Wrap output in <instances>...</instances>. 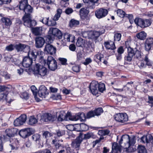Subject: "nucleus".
<instances>
[{"label": "nucleus", "instance_id": "nucleus-1", "mask_svg": "<svg viewBox=\"0 0 153 153\" xmlns=\"http://www.w3.org/2000/svg\"><path fill=\"white\" fill-rule=\"evenodd\" d=\"M19 9L23 10L25 13V14L22 18L24 25L29 27L35 26L36 22L34 20L31 19L30 15L32 12V8L30 5L27 4L26 1H23L20 2Z\"/></svg>", "mask_w": 153, "mask_h": 153}, {"label": "nucleus", "instance_id": "nucleus-2", "mask_svg": "<svg viewBox=\"0 0 153 153\" xmlns=\"http://www.w3.org/2000/svg\"><path fill=\"white\" fill-rule=\"evenodd\" d=\"M120 144L123 143L125 146L126 150L129 152L133 151L134 146V136L130 137L128 135H123L119 141Z\"/></svg>", "mask_w": 153, "mask_h": 153}, {"label": "nucleus", "instance_id": "nucleus-3", "mask_svg": "<svg viewBox=\"0 0 153 153\" xmlns=\"http://www.w3.org/2000/svg\"><path fill=\"white\" fill-rule=\"evenodd\" d=\"M41 53L40 51H37L35 50H33L28 53V57H25L24 58L22 62V65L25 68L29 67L32 63L33 59H35L38 55Z\"/></svg>", "mask_w": 153, "mask_h": 153}, {"label": "nucleus", "instance_id": "nucleus-4", "mask_svg": "<svg viewBox=\"0 0 153 153\" xmlns=\"http://www.w3.org/2000/svg\"><path fill=\"white\" fill-rule=\"evenodd\" d=\"M62 35L61 31L57 28H50L48 31L46 40L49 43H51L54 39V36H56L60 39L62 38Z\"/></svg>", "mask_w": 153, "mask_h": 153}, {"label": "nucleus", "instance_id": "nucleus-5", "mask_svg": "<svg viewBox=\"0 0 153 153\" xmlns=\"http://www.w3.org/2000/svg\"><path fill=\"white\" fill-rule=\"evenodd\" d=\"M34 71L35 75L42 78L46 76L48 74L47 68L39 64H36Z\"/></svg>", "mask_w": 153, "mask_h": 153}, {"label": "nucleus", "instance_id": "nucleus-6", "mask_svg": "<svg viewBox=\"0 0 153 153\" xmlns=\"http://www.w3.org/2000/svg\"><path fill=\"white\" fill-rule=\"evenodd\" d=\"M75 39V36L72 34L66 33L64 34V39L61 41V44L63 46L66 45L67 42H73Z\"/></svg>", "mask_w": 153, "mask_h": 153}, {"label": "nucleus", "instance_id": "nucleus-7", "mask_svg": "<svg viewBox=\"0 0 153 153\" xmlns=\"http://www.w3.org/2000/svg\"><path fill=\"white\" fill-rule=\"evenodd\" d=\"M56 118L55 115L52 114L51 113H46L41 116L40 120L42 122H53L54 121Z\"/></svg>", "mask_w": 153, "mask_h": 153}, {"label": "nucleus", "instance_id": "nucleus-8", "mask_svg": "<svg viewBox=\"0 0 153 153\" xmlns=\"http://www.w3.org/2000/svg\"><path fill=\"white\" fill-rule=\"evenodd\" d=\"M47 64L49 68L52 71H54L57 68L56 62L51 56L48 57Z\"/></svg>", "mask_w": 153, "mask_h": 153}, {"label": "nucleus", "instance_id": "nucleus-9", "mask_svg": "<svg viewBox=\"0 0 153 153\" xmlns=\"http://www.w3.org/2000/svg\"><path fill=\"white\" fill-rule=\"evenodd\" d=\"M107 10L103 8H100L95 11V15L98 19H100L105 17L108 14Z\"/></svg>", "mask_w": 153, "mask_h": 153}, {"label": "nucleus", "instance_id": "nucleus-10", "mask_svg": "<svg viewBox=\"0 0 153 153\" xmlns=\"http://www.w3.org/2000/svg\"><path fill=\"white\" fill-rule=\"evenodd\" d=\"M114 118L116 121L119 122L123 123L128 120V117L125 113H118L115 115Z\"/></svg>", "mask_w": 153, "mask_h": 153}, {"label": "nucleus", "instance_id": "nucleus-11", "mask_svg": "<svg viewBox=\"0 0 153 153\" xmlns=\"http://www.w3.org/2000/svg\"><path fill=\"white\" fill-rule=\"evenodd\" d=\"M44 51L46 54L53 55L55 54L56 49L52 45L48 44L45 45Z\"/></svg>", "mask_w": 153, "mask_h": 153}, {"label": "nucleus", "instance_id": "nucleus-12", "mask_svg": "<svg viewBox=\"0 0 153 153\" xmlns=\"http://www.w3.org/2000/svg\"><path fill=\"white\" fill-rule=\"evenodd\" d=\"M33 132L32 129L30 128H26L20 130L19 134L22 138H25L30 136Z\"/></svg>", "mask_w": 153, "mask_h": 153}, {"label": "nucleus", "instance_id": "nucleus-13", "mask_svg": "<svg viewBox=\"0 0 153 153\" xmlns=\"http://www.w3.org/2000/svg\"><path fill=\"white\" fill-rule=\"evenodd\" d=\"M38 92L39 97L42 98H45L48 94L46 88L44 85H42L39 87Z\"/></svg>", "mask_w": 153, "mask_h": 153}, {"label": "nucleus", "instance_id": "nucleus-14", "mask_svg": "<svg viewBox=\"0 0 153 153\" xmlns=\"http://www.w3.org/2000/svg\"><path fill=\"white\" fill-rule=\"evenodd\" d=\"M27 117L25 114L20 116L18 118L15 120L14 124L15 126H19L23 125L26 121Z\"/></svg>", "mask_w": 153, "mask_h": 153}, {"label": "nucleus", "instance_id": "nucleus-15", "mask_svg": "<svg viewBox=\"0 0 153 153\" xmlns=\"http://www.w3.org/2000/svg\"><path fill=\"white\" fill-rule=\"evenodd\" d=\"M83 140V136L82 134H80L76 138V139L72 143V146L76 149L79 150L80 144Z\"/></svg>", "mask_w": 153, "mask_h": 153}, {"label": "nucleus", "instance_id": "nucleus-16", "mask_svg": "<svg viewBox=\"0 0 153 153\" xmlns=\"http://www.w3.org/2000/svg\"><path fill=\"white\" fill-rule=\"evenodd\" d=\"M6 88L5 90L3 91H0V100H5L8 103H10L11 101H13V100L11 99L10 95L9 94H4V92H3L4 91H7L8 88L4 86Z\"/></svg>", "mask_w": 153, "mask_h": 153}, {"label": "nucleus", "instance_id": "nucleus-17", "mask_svg": "<svg viewBox=\"0 0 153 153\" xmlns=\"http://www.w3.org/2000/svg\"><path fill=\"white\" fill-rule=\"evenodd\" d=\"M15 48L18 51H22L25 52H27L28 53L30 51V47L24 44H19L16 45Z\"/></svg>", "mask_w": 153, "mask_h": 153}, {"label": "nucleus", "instance_id": "nucleus-18", "mask_svg": "<svg viewBox=\"0 0 153 153\" xmlns=\"http://www.w3.org/2000/svg\"><path fill=\"white\" fill-rule=\"evenodd\" d=\"M145 49L146 51H149L153 46V39L151 38H148L145 42Z\"/></svg>", "mask_w": 153, "mask_h": 153}, {"label": "nucleus", "instance_id": "nucleus-19", "mask_svg": "<svg viewBox=\"0 0 153 153\" xmlns=\"http://www.w3.org/2000/svg\"><path fill=\"white\" fill-rule=\"evenodd\" d=\"M105 31V29L103 28L101 31H94L90 33L89 37L92 39L96 40L100 35L104 33Z\"/></svg>", "mask_w": 153, "mask_h": 153}, {"label": "nucleus", "instance_id": "nucleus-20", "mask_svg": "<svg viewBox=\"0 0 153 153\" xmlns=\"http://www.w3.org/2000/svg\"><path fill=\"white\" fill-rule=\"evenodd\" d=\"M97 87L98 84L97 82H93L91 83L90 84V90L91 93L94 95H96L98 93Z\"/></svg>", "mask_w": 153, "mask_h": 153}, {"label": "nucleus", "instance_id": "nucleus-21", "mask_svg": "<svg viewBox=\"0 0 153 153\" xmlns=\"http://www.w3.org/2000/svg\"><path fill=\"white\" fill-rule=\"evenodd\" d=\"M35 42L36 47L39 48L43 47L45 42L43 37H38L36 38Z\"/></svg>", "mask_w": 153, "mask_h": 153}, {"label": "nucleus", "instance_id": "nucleus-22", "mask_svg": "<svg viewBox=\"0 0 153 153\" xmlns=\"http://www.w3.org/2000/svg\"><path fill=\"white\" fill-rule=\"evenodd\" d=\"M84 2L87 7L90 9H93L95 7V4L98 0H83Z\"/></svg>", "mask_w": 153, "mask_h": 153}, {"label": "nucleus", "instance_id": "nucleus-23", "mask_svg": "<svg viewBox=\"0 0 153 153\" xmlns=\"http://www.w3.org/2000/svg\"><path fill=\"white\" fill-rule=\"evenodd\" d=\"M140 142L143 143H149L150 141H152L153 137L151 134H148L146 135H144L140 138Z\"/></svg>", "mask_w": 153, "mask_h": 153}, {"label": "nucleus", "instance_id": "nucleus-24", "mask_svg": "<svg viewBox=\"0 0 153 153\" xmlns=\"http://www.w3.org/2000/svg\"><path fill=\"white\" fill-rule=\"evenodd\" d=\"M104 46L108 49L114 50L116 49L115 43L114 42L110 41L105 42Z\"/></svg>", "mask_w": 153, "mask_h": 153}, {"label": "nucleus", "instance_id": "nucleus-25", "mask_svg": "<svg viewBox=\"0 0 153 153\" xmlns=\"http://www.w3.org/2000/svg\"><path fill=\"white\" fill-rule=\"evenodd\" d=\"M67 114H66L64 111H61L59 112L58 117V120L59 121H62L64 120L67 121Z\"/></svg>", "mask_w": 153, "mask_h": 153}, {"label": "nucleus", "instance_id": "nucleus-26", "mask_svg": "<svg viewBox=\"0 0 153 153\" xmlns=\"http://www.w3.org/2000/svg\"><path fill=\"white\" fill-rule=\"evenodd\" d=\"M42 22L45 24H47L49 26H54L56 25V21L53 19L49 20L48 18H44L42 20Z\"/></svg>", "mask_w": 153, "mask_h": 153}, {"label": "nucleus", "instance_id": "nucleus-27", "mask_svg": "<svg viewBox=\"0 0 153 153\" xmlns=\"http://www.w3.org/2000/svg\"><path fill=\"white\" fill-rule=\"evenodd\" d=\"M118 151H120V147L116 143H112V153H117Z\"/></svg>", "mask_w": 153, "mask_h": 153}, {"label": "nucleus", "instance_id": "nucleus-28", "mask_svg": "<svg viewBox=\"0 0 153 153\" xmlns=\"http://www.w3.org/2000/svg\"><path fill=\"white\" fill-rule=\"evenodd\" d=\"M16 129L15 128L10 129H7L5 131L7 135L9 137H12L14 136V135L16 133Z\"/></svg>", "mask_w": 153, "mask_h": 153}, {"label": "nucleus", "instance_id": "nucleus-29", "mask_svg": "<svg viewBox=\"0 0 153 153\" xmlns=\"http://www.w3.org/2000/svg\"><path fill=\"white\" fill-rule=\"evenodd\" d=\"M55 135L54 134L53 139L52 138V139H53L52 141V144H53L56 146V149H58L60 146V145L59 143V142L60 140H59L57 137H56ZM60 141L61 142H62V140Z\"/></svg>", "mask_w": 153, "mask_h": 153}, {"label": "nucleus", "instance_id": "nucleus-30", "mask_svg": "<svg viewBox=\"0 0 153 153\" xmlns=\"http://www.w3.org/2000/svg\"><path fill=\"white\" fill-rule=\"evenodd\" d=\"M42 31V27H37L32 29L33 33L36 36L40 35Z\"/></svg>", "mask_w": 153, "mask_h": 153}, {"label": "nucleus", "instance_id": "nucleus-31", "mask_svg": "<svg viewBox=\"0 0 153 153\" xmlns=\"http://www.w3.org/2000/svg\"><path fill=\"white\" fill-rule=\"evenodd\" d=\"M103 57V55L100 53H98L94 56V59L95 62L99 64L101 61V59Z\"/></svg>", "mask_w": 153, "mask_h": 153}, {"label": "nucleus", "instance_id": "nucleus-32", "mask_svg": "<svg viewBox=\"0 0 153 153\" xmlns=\"http://www.w3.org/2000/svg\"><path fill=\"white\" fill-rule=\"evenodd\" d=\"M84 137L83 139H88L90 138L95 139L96 138V136L94 135L93 133L88 132V133L84 134Z\"/></svg>", "mask_w": 153, "mask_h": 153}, {"label": "nucleus", "instance_id": "nucleus-33", "mask_svg": "<svg viewBox=\"0 0 153 153\" xmlns=\"http://www.w3.org/2000/svg\"><path fill=\"white\" fill-rule=\"evenodd\" d=\"M130 43V42L128 41L126 42V47L127 48L128 54H131V55H134V50L129 45Z\"/></svg>", "mask_w": 153, "mask_h": 153}, {"label": "nucleus", "instance_id": "nucleus-34", "mask_svg": "<svg viewBox=\"0 0 153 153\" xmlns=\"http://www.w3.org/2000/svg\"><path fill=\"white\" fill-rule=\"evenodd\" d=\"M1 20L3 23L7 26H10L12 24V22L9 18L3 17Z\"/></svg>", "mask_w": 153, "mask_h": 153}, {"label": "nucleus", "instance_id": "nucleus-35", "mask_svg": "<svg viewBox=\"0 0 153 153\" xmlns=\"http://www.w3.org/2000/svg\"><path fill=\"white\" fill-rule=\"evenodd\" d=\"M79 24V22L78 20L72 19L70 22L69 26L72 28L76 27Z\"/></svg>", "mask_w": 153, "mask_h": 153}, {"label": "nucleus", "instance_id": "nucleus-36", "mask_svg": "<svg viewBox=\"0 0 153 153\" xmlns=\"http://www.w3.org/2000/svg\"><path fill=\"white\" fill-rule=\"evenodd\" d=\"M85 40L81 37H79L77 40L76 44L78 47H83L84 46Z\"/></svg>", "mask_w": 153, "mask_h": 153}, {"label": "nucleus", "instance_id": "nucleus-37", "mask_svg": "<svg viewBox=\"0 0 153 153\" xmlns=\"http://www.w3.org/2000/svg\"><path fill=\"white\" fill-rule=\"evenodd\" d=\"M78 120H79L82 122L85 120L86 117L84 113H79L76 114Z\"/></svg>", "mask_w": 153, "mask_h": 153}, {"label": "nucleus", "instance_id": "nucleus-38", "mask_svg": "<svg viewBox=\"0 0 153 153\" xmlns=\"http://www.w3.org/2000/svg\"><path fill=\"white\" fill-rule=\"evenodd\" d=\"M30 89L34 96L36 100L38 101H39V100L36 97L37 93L38 92L37 90L36 87L34 85L30 87Z\"/></svg>", "mask_w": 153, "mask_h": 153}, {"label": "nucleus", "instance_id": "nucleus-39", "mask_svg": "<svg viewBox=\"0 0 153 153\" xmlns=\"http://www.w3.org/2000/svg\"><path fill=\"white\" fill-rule=\"evenodd\" d=\"M37 122V120L34 116H30L29 118L28 124L30 125H33Z\"/></svg>", "mask_w": 153, "mask_h": 153}, {"label": "nucleus", "instance_id": "nucleus-40", "mask_svg": "<svg viewBox=\"0 0 153 153\" xmlns=\"http://www.w3.org/2000/svg\"><path fill=\"white\" fill-rule=\"evenodd\" d=\"M143 19L141 18H136L134 19V23L137 26H140L142 28L143 22Z\"/></svg>", "mask_w": 153, "mask_h": 153}, {"label": "nucleus", "instance_id": "nucleus-41", "mask_svg": "<svg viewBox=\"0 0 153 153\" xmlns=\"http://www.w3.org/2000/svg\"><path fill=\"white\" fill-rule=\"evenodd\" d=\"M146 33L143 31L138 33L136 35L137 38L140 40H144L146 37Z\"/></svg>", "mask_w": 153, "mask_h": 153}, {"label": "nucleus", "instance_id": "nucleus-42", "mask_svg": "<svg viewBox=\"0 0 153 153\" xmlns=\"http://www.w3.org/2000/svg\"><path fill=\"white\" fill-rule=\"evenodd\" d=\"M134 51H135V52L134 53V58L135 57L140 60H142L143 59L141 57L140 52L136 48H134Z\"/></svg>", "mask_w": 153, "mask_h": 153}, {"label": "nucleus", "instance_id": "nucleus-43", "mask_svg": "<svg viewBox=\"0 0 153 153\" xmlns=\"http://www.w3.org/2000/svg\"><path fill=\"white\" fill-rule=\"evenodd\" d=\"M137 151L138 153H147L145 147L141 145H138Z\"/></svg>", "mask_w": 153, "mask_h": 153}, {"label": "nucleus", "instance_id": "nucleus-44", "mask_svg": "<svg viewBox=\"0 0 153 153\" xmlns=\"http://www.w3.org/2000/svg\"><path fill=\"white\" fill-rule=\"evenodd\" d=\"M67 120H68L73 121H76L78 120V118L77 117V115L76 114L75 115H72L69 113L67 114Z\"/></svg>", "mask_w": 153, "mask_h": 153}, {"label": "nucleus", "instance_id": "nucleus-45", "mask_svg": "<svg viewBox=\"0 0 153 153\" xmlns=\"http://www.w3.org/2000/svg\"><path fill=\"white\" fill-rule=\"evenodd\" d=\"M54 135V134H52L51 133H50L48 131H45L43 133V137L47 139L46 140L47 143H48V138L52 136L53 137Z\"/></svg>", "mask_w": 153, "mask_h": 153}, {"label": "nucleus", "instance_id": "nucleus-46", "mask_svg": "<svg viewBox=\"0 0 153 153\" xmlns=\"http://www.w3.org/2000/svg\"><path fill=\"white\" fill-rule=\"evenodd\" d=\"M62 13V10L60 9H58L57 10V13L54 16L53 19H54L55 21L58 20L60 16V15Z\"/></svg>", "mask_w": 153, "mask_h": 153}, {"label": "nucleus", "instance_id": "nucleus-47", "mask_svg": "<svg viewBox=\"0 0 153 153\" xmlns=\"http://www.w3.org/2000/svg\"><path fill=\"white\" fill-rule=\"evenodd\" d=\"M110 131L107 129L99 130L98 132V134L100 136H104L108 134L109 133Z\"/></svg>", "mask_w": 153, "mask_h": 153}, {"label": "nucleus", "instance_id": "nucleus-48", "mask_svg": "<svg viewBox=\"0 0 153 153\" xmlns=\"http://www.w3.org/2000/svg\"><path fill=\"white\" fill-rule=\"evenodd\" d=\"M143 22L142 28H145L148 27L151 24V22L149 19H143Z\"/></svg>", "mask_w": 153, "mask_h": 153}, {"label": "nucleus", "instance_id": "nucleus-49", "mask_svg": "<svg viewBox=\"0 0 153 153\" xmlns=\"http://www.w3.org/2000/svg\"><path fill=\"white\" fill-rule=\"evenodd\" d=\"M95 116H98L103 113V110L101 108H99L94 111Z\"/></svg>", "mask_w": 153, "mask_h": 153}, {"label": "nucleus", "instance_id": "nucleus-50", "mask_svg": "<svg viewBox=\"0 0 153 153\" xmlns=\"http://www.w3.org/2000/svg\"><path fill=\"white\" fill-rule=\"evenodd\" d=\"M98 89L100 91L102 92L105 90V84L102 82H100L98 85Z\"/></svg>", "mask_w": 153, "mask_h": 153}, {"label": "nucleus", "instance_id": "nucleus-51", "mask_svg": "<svg viewBox=\"0 0 153 153\" xmlns=\"http://www.w3.org/2000/svg\"><path fill=\"white\" fill-rule=\"evenodd\" d=\"M82 22L85 24H87L89 21V17L87 15H85L82 18Z\"/></svg>", "mask_w": 153, "mask_h": 153}, {"label": "nucleus", "instance_id": "nucleus-52", "mask_svg": "<svg viewBox=\"0 0 153 153\" xmlns=\"http://www.w3.org/2000/svg\"><path fill=\"white\" fill-rule=\"evenodd\" d=\"M117 14L119 16L121 17H123L125 15V13L121 9H118L117 11Z\"/></svg>", "mask_w": 153, "mask_h": 153}, {"label": "nucleus", "instance_id": "nucleus-53", "mask_svg": "<svg viewBox=\"0 0 153 153\" xmlns=\"http://www.w3.org/2000/svg\"><path fill=\"white\" fill-rule=\"evenodd\" d=\"M81 130L82 131H86L88 129V126L85 124L82 123L79 126Z\"/></svg>", "mask_w": 153, "mask_h": 153}, {"label": "nucleus", "instance_id": "nucleus-54", "mask_svg": "<svg viewBox=\"0 0 153 153\" xmlns=\"http://www.w3.org/2000/svg\"><path fill=\"white\" fill-rule=\"evenodd\" d=\"M121 35L120 33H117L114 34V41H119L120 40Z\"/></svg>", "mask_w": 153, "mask_h": 153}, {"label": "nucleus", "instance_id": "nucleus-55", "mask_svg": "<svg viewBox=\"0 0 153 153\" xmlns=\"http://www.w3.org/2000/svg\"><path fill=\"white\" fill-rule=\"evenodd\" d=\"M80 13L81 15H85V16L89 13V11L85 8H81L80 10Z\"/></svg>", "mask_w": 153, "mask_h": 153}, {"label": "nucleus", "instance_id": "nucleus-56", "mask_svg": "<svg viewBox=\"0 0 153 153\" xmlns=\"http://www.w3.org/2000/svg\"><path fill=\"white\" fill-rule=\"evenodd\" d=\"M95 116L94 111H91L88 112L87 114L86 118H90Z\"/></svg>", "mask_w": 153, "mask_h": 153}, {"label": "nucleus", "instance_id": "nucleus-57", "mask_svg": "<svg viewBox=\"0 0 153 153\" xmlns=\"http://www.w3.org/2000/svg\"><path fill=\"white\" fill-rule=\"evenodd\" d=\"M1 75L4 76L6 79H8L10 78V75L6 72H3L1 74Z\"/></svg>", "mask_w": 153, "mask_h": 153}, {"label": "nucleus", "instance_id": "nucleus-58", "mask_svg": "<svg viewBox=\"0 0 153 153\" xmlns=\"http://www.w3.org/2000/svg\"><path fill=\"white\" fill-rule=\"evenodd\" d=\"M72 70L76 72H79L80 71V67L78 65H75L72 67Z\"/></svg>", "mask_w": 153, "mask_h": 153}, {"label": "nucleus", "instance_id": "nucleus-59", "mask_svg": "<svg viewBox=\"0 0 153 153\" xmlns=\"http://www.w3.org/2000/svg\"><path fill=\"white\" fill-rule=\"evenodd\" d=\"M14 48V46L13 45L11 44L7 46L5 48L6 50L8 51H13Z\"/></svg>", "mask_w": 153, "mask_h": 153}, {"label": "nucleus", "instance_id": "nucleus-60", "mask_svg": "<svg viewBox=\"0 0 153 153\" xmlns=\"http://www.w3.org/2000/svg\"><path fill=\"white\" fill-rule=\"evenodd\" d=\"M92 61V59L90 58H88L85 59V61L83 62V64L87 65L91 62Z\"/></svg>", "mask_w": 153, "mask_h": 153}, {"label": "nucleus", "instance_id": "nucleus-61", "mask_svg": "<svg viewBox=\"0 0 153 153\" xmlns=\"http://www.w3.org/2000/svg\"><path fill=\"white\" fill-rule=\"evenodd\" d=\"M143 60V59L142 60H140V61L138 63V66L140 68H145L146 67V65L142 62Z\"/></svg>", "mask_w": 153, "mask_h": 153}, {"label": "nucleus", "instance_id": "nucleus-62", "mask_svg": "<svg viewBox=\"0 0 153 153\" xmlns=\"http://www.w3.org/2000/svg\"><path fill=\"white\" fill-rule=\"evenodd\" d=\"M52 98L55 100H60L61 99V96L60 94H58L53 95Z\"/></svg>", "mask_w": 153, "mask_h": 153}, {"label": "nucleus", "instance_id": "nucleus-63", "mask_svg": "<svg viewBox=\"0 0 153 153\" xmlns=\"http://www.w3.org/2000/svg\"><path fill=\"white\" fill-rule=\"evenodd\" d=\"M126 16L128 17L131 24L133 23V21L132 19H133V16L132 14L126 15Z\"/></svg>", "mask_w": 153, "mask_h": 153}, {"label": "nucleus", "instance_id": "nucleus-64", "mask_svg": "<svg viewBox=\"0 0 153 153\" xmlns=\"http://www.w3.org/2000/svg\"><path fill=\"white\" fill-rule=\"evenodd\" d=\"M148 102L150 104L152 107H153V97L152 96H148Z\"/></svg>", "mask_w": 153, "mask_h": 153}]
</instances>
